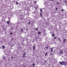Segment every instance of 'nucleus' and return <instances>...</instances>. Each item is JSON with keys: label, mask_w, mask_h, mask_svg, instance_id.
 <instances>
[{"label": "nucleus", "mask_w": 67, "mask_h": 67, "mask_svg": "<svg viewBox=\"0 0 67 67\" xmlns=\"http://www.w3.org/2000/svg\"><path fill=\"white\" fill-rule=\"evenodd\" d=\"M64 63H65V61H62V62H60L59 63L61 65H66V64H64Z\"/></svg>", "instance_id": "1"}, {"label": "nucleus", "mask_w": 67, "mask_h": 67, "mask_svg": "<svg viewBox=\"0 0 67 67\" xmlns=\"http://www.w3.org/2000/svg\"><path fill=\"white\" fill-rule=\"evenodd\" d=\"M25 55H26V53H24L23 54V57L24 58H25Z\"/></svg>", "instance_id": "2"}, {"label": "nucleus", "mask_w": 67, "mask_h": 67, "mask_svg": "<svg viewBox=\"0 0 67 67\" xmlns=\"http://www.w3.org/2000/svg\"><path fill=\"white\" fill-rule=\"evenodd\" d=\"M54 49V48H51V51L52 52V53L53 52V49Z\"/></svg>", "instance_id": "3"}, {"label": "nucleus", "mask_w": 67, "mask_h": 67, "mask_svg": "<svg viewBox=\"0 0 67 67\" xmlns=\"http://www.w3.org/2000/svg\"><path fill=\"white\" fill-rule=\"evenodd\" d=\"M60 54H63V52L62 51H60Z\"/></svg>", "instance_id": "4"}, {"label": "nucleus", "mask_w": 67, "mask_h": 67, "mask_svg": "<svg viewBox=\"0 0 67 67\" xmlns=\"http://www.w3.org/2000/svg\"><path fill=\"white\" fill-rule=\"evenodd\" d=\"M2 48L3 49H4L5 48V46L4 45H3L2 46Z\"/></svg>", "instance_id": "5"}, {"label": "nucleus", "mask_w": 67, "mask_h": 67, "mask_svg": "<svg viewBox=\"0 0 67 67\" xmlns=\"http://www.w3.org/2000/svg\"><path fill=\"white\" fill-rule=\"evenodd\" d=\"M3 59H4V60H5V57H4V56H3Z\"/></svg>", "instance_id": "6"}, {"label": "nucleus", "mask_w": 67, "mask_h": 67, "mask_svg": "<svg viewBox=\"0 0 67 67\" xmlns=\"http://www.w3.org/2000/svg\"><path fill=\"white\" fill-rule=\"evenodd\" d=\"M40 34H41V32H38V35Z\"/></svg>", "instance_id": "7"}, {"label": "nucleus", "mask_w": 67, "mask_h": 67, "mask_svg": "<svg viewBox=\"0 0 67 67\" xmlns=\"http://www.w3.org/2000/svg\"><path fill=\"white\" fill-rule=\"evenodd\" d=\"M56 38H57V36H55L54 37V40L55 39H56Z\"/></svg>", "instance_id": "8"}, {"label": "nucleus", "mask_w": 67, "mask_h": 67, "mask_svg": "<svg viewBox=\"0 0 67 67\" xmlns=\"http://www.w3.org/2000/svg\"><path fill=\"white\" fill-rule=\"evenodd\" d=\"M58 41H60V38H58Z\"/></svg>", "instance_id": "9"}, {"label": "nucleus", "mask_w": 67, "mask_h": 67, "mask_svg": "<svg viewBox=\"0 0 67 67\" xmlns=\"http://www.w3.org/2000/svg\"><path fill=\"white\" fill-rule=\"evenodd\" d=\"M35 47V45H34L33 47V50L34 51V49H35V48H34V47Z\"/></svg>", "instance_id": "10"}, {"label": "nucleus", "mask_w": 67, "mask_h": 67, "mask_svg": "<svg viewBox=\"0 0 67 67\" xmlns=\"http://www.w3.org/2000/svg\"><path fill=\"white\" fill-rule=\"evenodd\" d=\"M16 4H19V3L17 1L16 2Z\"/></svg>", "instance_id": "11"}, {"label": "nucleus", "mask_w": 67, "mask_h": 67, "mask_svg": "<svg viewBox=\"0 0 67 67\" xmlns=\"http://www.w3.org/2000/svg\"><path fill=\"white\" fill-rule=\"evenodd\" d=\"M36 1H35L34 2L35 3V4H36V2H37Z\"/></svg>", "instance_id": "12"}, {"label": "nucleus", "mask_w": 67, "mask_h": 67, "mask_svg": "<svg viewBox=\"0 0 67 67\" xmlns=\"http://www.w3.org/2000/svg\"><path fill=\"white\" fill-rule=\"evenodd\" d=\"M21 32H23V29H21Z\"/></svg>", "instance_id": "13"}, {"label": "nucleus", "mask_w": 67, "mask_h": 67, "mask_svg": "<svg viewBox=\"0 0 67 67\" xmlns=\"http://www.w3.org/2000/svg\"><path fill=\"white\" fill-rule=\"evenodd\" d=\"M47 52H46L45 54V56H46V55H47Z\"/></svg>", "instance_id": "14"}, {"label": "nucleus", "mask_w": 67, "mask_h": 67, "mask_svg": "<svg viewBox=\"0 0 67 67\" xmlns=\"http://www.w3.org/2000/svg\"><path fill=\"white\" fill-rule=\"evenodd\" d=\"M2 29H3V30H6L5 28H2Z\"/></svg>", "instance_id": "15"}, {"label": "nucleus", "mask_w": 67, "mask_h": 67, "mask_svg": "<svg viewBox=\"0 0 67 67\" xmlns=\"http://www.w3.org/2000/svg\"><path fill=\"white\" fill-rule=\"evenodd\" d=\"M33 67H34V66H35V64H34V63H33Z\"/></svg>", "instance_id": "16"}, {"label": "nucleus", "mask_w": 67, "mask_h": 67, "mask_svg": "<svg viewBox=\"0 0 67 67\" xmlns=\"http://www.w3.org/2000/svg\"><path fill=\"white\" fill-rule=\"evenodd\" d=\"M54 35H54V34H53L52 35V36H54Z\"/></svg>", "instance_id": "17"}, {"label": "nucleus", "mask_w": 67, "mask_h": 67, "mask_svg": "<svg viewBox=\"0 0 67 67\" xmlns=\"http://www.w3.org/2000/svg\"><path fill=\"white\" fill-rule=\"evenodd\" d=\"M7 23L8 24H9V21H7Z\"/></svg>", "instance_id": "18"}, {"label": "nucleus", "mask_w": 67, "mask_h": 67, "mask_svg": "<svg viewBox=\"0 0 67 67\" xmlns=\"http://www.w3.org/2000/svg\"><path fill=\"white\" fill-rule=\"evenodd\" d=\"M46 48L47 49H48V47H46Z\"/></svg>", "instance_id": "19"}, {"label": "nucleus", "mask_w": 67, "mask_h": 67, "mask_svg": "<svg viewBox=\"0 0 67 67\" xmlns=\"http://www.w3.org/2000/svg\"><path fill=\"white\" fill-rule=\"evenodd\" d=\"M50 55H53V54H52V53H50Z\"/></svg>", "instance_id": "20"}, {"label": "nucleus", "mask_w": 67, "mask_h": 67, "mask_svg": "<svg viewBox=\"0 0 67 67\" xmlns=\"http://www.w3.org/2000/svg\"><path fill=\"white\" fill-rule=\"evenodd\" d=\"M64 11V9H61V11Z\"/></svg>", "instance_id": "21"}, {"label": "nucleus", "mask_w": 67, "mask_h": 67, "mask_svg": "<svg viewBox=\"0 0 67 67\" xmlns=\"http://www.w3.org/2000/svg\"><path fill=\"white\" fill-rule=\"evenodd\" d=\"M40 12H42V9H41L40 10Z\"/></svg>", "instance_id": "22"}, {"label": "nucleus", "mask_w": 67, "mask_h": 67, "mask_svg": "<svg viewBox=\"0 0 67 67\" xmlns=\"http://www.w3.org/2000/svg\"><path fill=\"white\" fill-rule=\"evenodd\" d=\"M10 35H12V33H10Z\"/></svg>", "instance_id": "23"}, {"label": "nucleus", "mask_w": 67, "mask_h": 67, "mask_svg": "<svg viewBox=\"0 0 67 67\" xmlns=\"http://www.w3.org/2000/svg\"><path fill=\"white\" fill-rule=\"evenodd\" d=\"M40 15L41 16H42V14L41 13H40Z\"/></svg>", "instance_id": "24"}, {"label": "nucleus", "mask_w": 67, "mask_h": 67, "mask_svg": "<svg viewBox=\"0 0 67 67\" xmlns=\"http://www.w3.org/2000/svg\"><path fill=\"white\" fill-rule=\"evenodd\" d=\"M38 30V29L37 28V29H36V31H37V30Z\"/></svg>", "instance_id": "25"}, {"label": "nucleus", "mask_w": 67, "mask_h": 67, "mask_svg": "<svg viewBox=\"0 0 67 67\" xmlns=\"http://www.w3.org/2000/svg\"><path fill=\"white\" fill-rule=\"evenodd\" d=\"M28 23H29V24H30V22H28Z\"/></svg>", "instance_id": "26"}, {"label": "nucleus", "mask_w": 67, "mask_h": 67, "mask_svg": "<svg viewBox=\"0 0 67 67\" xmlns=\"http://www.w3.org/2000/svg\"><path fill=\"white\" fill-rule=\"evenodd\" d=\"M46 60H45V61L44 62V63H46Z\"/></svg>", "instance_id": "27"}, {"label": "nucleus", "mask_w": 67, "mask_h": 67, "mask_svg": "<svg viewBox=\"0 0 67 67\" xmlns=\"http://www.w3.org/2000/svg\"><path fill=\"white\" fill-rule=\"evenodd\" d=\"M65 40H66V39H64L63 40V41H65Z\"/></svg>", "instance_id": "28"}, {"label": "nucleus", "mask_w": 67, "mask_h": 67, "mask_svg": "<svg viewBox=\"0 0 67 67\" xmlns=\"http://www.w3.org/2000/svg\"><path fill=\"white\" fill-rule=\"evenodd\" d=\"M59 3H57V4H59Z\"/></svg>", "instance_id": "29"}, {"label": "nucleus", "mask_w": 67, "mask_h": 67, "mask_svg": "<svg viewBox=\"0 0 67 67\" xmlns=\"http://www.w3.org/2000/svg\"><path fill=\"white\" fill-rule=\"evenodd\" d=\"M65 3H66H66H67L66 2V1H65Z\"/></svg>", "instance_id": "30"}, {"label": "nucleus", "mask_w": 67, "mask_h": 67, "mask_svg": "<svg viewBox=\"0 0 67 67\" xmlns=\"http://www.w3.org/2000/svg\"><path fill=\"white\" fill-rule=\"evenodd\" d=\"M11 58H13V57H11Z\"/></svg>", "instance_id": "31"}, {"label": "nucleus", "mask_w": 67, "mask_h": 67, "mask_svg": "<svg viewBox=\"0 0 67 67\" xmlns=\"http://www.w3.org/2000/svg\"><path fill=\"white\" fill-rule=\"evenodd\" d=\"M26 40H29V39H28V38H27L26 39Z\"/></svg>", "instance_id": "32"}, {"label": "nucleus", "mask_w": 67, "mask_h": 67, "mask_svg": "<svg viewBox=\"0 0 67 67\" xmlns=\"http://www.w3.org/2000/svg\"><path fill=\"white\" fill-rule=\"evenodd\" d=\"M12 40H13V38H12Z\"/></svg>", "instance_id": "33"}, {"label": "nucleus", "mask_w": 67, "mask_h": 67, "mask_svg": "<svg viewBox=\"0 0 67 67\" xmlns=\"http://www.w3.org/2000/svg\"><path fill=\"white\" fill-rule=\"evenodd\" d=\"M57 9V8H56V9Z\"/></svg>", "instance_id": "34"}, {"label": "nucleus", "mask_w": 67, "mask_h": 67, "mask_svg": "<svg viewBox=\"0 0 67 67\" xmlns=\"http://www.w3.org/2000/svg\"><path fill=\"white\" fill-rule=\"evenodd\" d=\"M26 67L25 66H24V67Z\"/></svg>", "instance_id": "35"}]
</instances>
